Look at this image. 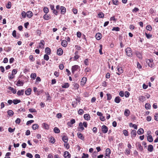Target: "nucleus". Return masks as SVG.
Wrapping results in <instances>:
<instances>
[{"mask_svg":"<svg viewBox=\"0 0 158 158\" xmlns=\"http://www.w3.org/2000/svg\"><path fill=\"white\" fill-rule=\"evenodd\" d=\"M50 142L51 143H53L55 142V140L54 138L52 137H51L50 138Z\"/></svg>","mask_w":158,"mask_h":158,"instance_id":"43","label":"nucleus"},{"mask_svg":"<svg viewBox=\"0 0 158 158\" xmlns=\"http://www.w3.org/2000/svg\"><path fill=\"white\" fill-rule=\"evenodd\" d=\"M139 10V9L137 8V7H135L134 9H133L132 10V11L133 12H137Z\"/></svg>","mask_w":158,"mask_h":158,"instance_id":"60","label":"nucleus"},{"mask_svg":"<svg viewBox=\"0 0 158 158\" xmlns=\"http://www.w3.org/2000/svg\"><path fill=\"white\" fill-rule=\"evenodd\" d=\"M17 71L16 69H14L12 71V76H13L14 75L16 74L17 73Z\"/></svg>","mask_w":158,"mask_h":158,"instance_id":"51","label":"nucleus"},{"mask_svg":"<svg viewBox=\"0 0 158 158\" xmlns=\"http://www.w3.org/2000/svg\"><path fill=\"white\" fill-rule=\"evenodd\" d=\"M36 77V74L35 73H32L31 74V77L32 78H33V79H35Z\"/></svg>","mask_w":158,"mask_h":158,"instance_id":"34","label":"nucleus"},{"mask_svg":"<svg viewBox=\"0 0 158 158\" xmlns=\"http://www.w3.org/2000/svg\"><path fill=\"white\" fill-rule=\"evenodd\" d=\"M137 146L140 150L142 151L143 150V147L140 144L138 143Z\"/></svg>","mask_w":158,"mask_h":158,"instance_id":"63","label":"nucleus"},{"mask_svg":"<svg viewBox=\"0 0 158 158\" xmlns=\"http://www.w3.org/2000/svg\"><path fill=\"white\" fill-rule=\"evenodd\" d=\"M79 126L80 127V129H81L82 130H84V127H83V125L82 123H80L79 124Z\"/></svg>","mask_w":158,"mask_h":158,"instance_id":"42","label":"nucleus"},{"mask_svg":"<svg viewBox=\"0 0 158 158\" xmlns=\"http://www.w3.org/2000/svg\"><path fill=\"white\" fill-rule=\"evenodd\" d=\"M15 130V128L12 129L11 127H9L8 128V131L9 132L11 133L13 132Z\"/></svg>","mask_w":158,"mask_h":158,"instance_id":"54","label":"nucleus"},{"mask_svg":"<svg viewBox=\"0 0 158 158\" xmlns=\"http://www.w3.org/2000/svg\"><path fill=\"white\" fill-rule=\"evenodd\" d=\"M125 51L127 55L128 56H131L132 53L131 48L129 47H128L125 50Z\"/></svg>","mask_w":158,"mask_h":158,"instance_id":"2","label":"nucleus"},{"mask_svg":"<svg viewBox=\"0 0 158 158\" xmlns=\"http://www.w3.org/2000/svg\"><path fill=\"white\" fill-rule=\"evenodd\" d=\"M145 35L148 39H150L152 37V35L145 33Z\"/></svg>","mask_w":158,"mask_h":158,"instance_id":"52","label":"nucleus"},{"mask_svg":"<svg viewBox=\"0 0 158 158\" xmlns=\"http://www.w3.org/2000/svg\"><path fill=\"white\" fill-rule=\"evenodd\" d=\"M23 93H24V90H19L17 92V94L19 96H20L21 95H23Z\"/></svg>","mask_w":158,"mask_h":158,"instance_id":"26","label":"nucleus"},{"mask_svg":"<svg viewBox=\"0 0 158 158\" xmlns=\"http://www.w3.org/2000/svg\"><path fill=\"white\" fill-rule=\"evenodd\" d=\"M39 127V125L37 124H34L32 126V128L33 130H36L38 129Z\"/></svg>","mask_w":158,"mask_h":158,"instance_id":"27","label":"nucleus"},{"mask_svg":"<svg viewBox=\"0 0 158 158\" xmlns=\"http://www.w3.org/2000/svg\"><path fill=\"white\" fill-rule=\"evenodd\" d=\"M21 101L19 100H14L13 102L15 104H17V103L20 102Z\"/></svg>","mask_w":158,"mask_h":158,"instance_id":"38","label":"nucleus"},{"mask_svg":"<svg viewBox=\"0 0 158 158\" xmlns=\"http://www.w3.org/2000/svg\"><path fill=\"white\" fill-rule=\"evenodd\" d=\"M98 15L100 18H103L104 17V14L102 12L99 13L98 14Z\"/></svg>","mask_w":158,"mask_h":158,"instance_id":"40","label":"nucleus"},{"mask_svg":"<svg viewBox=\"0 0 158 158\" xmlns=\"http://www.w3.org/2000/svg\"><path fill=\"white\" fill-rule=\"evenodd\" d=\"M146 62L149 66L151 68L153 67V63L152 59H147L146 60Z\"/></svg>","mask_w":158,"mask_h":158,"instance_id":"3","label":"nucleus"},{"mask_svg":"<svg viewBox=\"0 0 158 158\" xmlns=\"http://www.w3.org/2000/svg\"><path fill=\"white\" fill-rule=\"evenodd\" d=\"M61 10V14H64L66 12V9L63 6H61L60 8Z\"/></svg>","mask_w":158,"mask_h":158,"instance_id":"6","label":"nucleus"},{"mask_svg":"<svg viewBox=\"0 0 158 158\" xmlns=\"http://www.w3.org/2000/svg\"><path fill=\"white\" fill-rule=\"evenodd\" d=\"M21 122V119L19 118H17V119L15 121V122L16 123L19 124Z\"/></svg>","mask_w":158,"mask_h":158,"instance_id":"56","label":"nucleus"},{"mask_svg":"<svg viewBox=\"0 0 158 158\" xmlns=\"http://www.w3.org/2000/svg\"><path fill=\"white\" fill-rule=\"evenodd\" d=\"M145 99V97L143 96H141L139 98V100L142 102H143L144 101Z\"/></svg>","mask_w":158,"mask_h":158,"instance_id":"29","label":"nucleus"},{"mask_svg":"<svg viewBox=\"0 0 158 158\" xmlns=\"http://www.w3.org/2000/svg\"><path fill=\"white\" fill-rule=\"evenodd\" d=\"M6 7L7 8L9 9L11 8V3L10 2H8V4L6 5Z\"/></svg>","mask_w":158,"mask_h":158,"instance_id":"41","label":"nucleus"},{"mask_svg":"<svg viewBox=\"0 0 158 158\" xmlns=\"http://www.w3.org/2000/svg\"><path fill=\"white\" fill-rule=\"evenodd\" d=\"M84 117L86 120H89L90 119V116L89 114H86L84 115Z\"/></svg>","mask_w":158,"mask_h":158,"instance_id":"22","label":"nucleus"},{"mask_svg":"<svg viewBox=\"0 0 158 158\" xmlns=\"http://www.w3.org/2000/svg\"><path fill=\"white\" fill-rule=\"evenodd\" d=\"M102 131L103 133H106L108 131V128L106 125H103L102 127Z\"/></svg>","mask_w":158,"mask_h":158,"instance_id":"4","label":"nucleus"},{"mask_svg":"<svg viewBox=\"0 0 158 158\" xmlns=\"http://www.w3.org/2000/svg\"><path fill=\"white\" fill-rule=\"evenodd\" d=\"M61 45L64 47H66L67 45V41L65 40H63L61 42Z\"/></svg>","mask_w":158,"mask_h":158,"instance_id":"16","label":"nucleus"},{"mask_svg":"<svg viewBox=\"0 0 158 158\" xmlns=\"http://www.w3.org/2000/svg\"><path fill=\"white\" fill-rule=\"evenodd\" d=\"M131 137H135L136 135V131L135 130H132L131 132Z\"/></svg>","mask_w":158,"mask_h":158,"instance_id":"20","label":"nucleus"},{"mask_svg":"<svg viewBox=\"0 0 158 158\" xmlns=\"http://www.w3.org/2000/svg\"><path fill=\"white\" fill-rule=\"evenodd\" d=\"M123 133L125 136L128 135V131L126 130H124L123 131Z\"/></svg>","mask_w":158,"mask_h":158,"instance_id":"48","label":"nucleus"},{"mask_svg":"<svg viewBox=\"0 0 158 158\" xmlns=\"http://www.w3.org/2000/svg\"><path fill=\"white\" fill-rule=\"evenodd\" d=\"M42 125L44 129L47 130H48L49 129V126L47 124L44 123L42 124Z\"/></svg>","mask_w":158,"mask_h":158,"instance_id":"18","label":"nucleus"},{"mask_svg":"<svg viewBox=\"0 0 158 158\" xmlns=\"http://www.w3.org/2000/svg\"><path fill=\"white\" fill-rule=\"evenodd\" d=\"M78 113L80 114H82L84 113V111L83 109H80L78 111Z\"/></svg>","mask_w":158,"mask_h":158,"instance_id":"49","label":"nucleus"},{"mask_svg":"<svg viewBox=\"0 0 158 158\" xmlns=\"http://www.w3.org/2000/svg\"><path fill=\"white\" fill-rule=\"evenodd\" d=\"M21 15L23 17L25 18L26 17V14L25 11H23L22 12Z\"/></svg>","mask_w":158,"mask_h":158,"instance_id":"50","label":"nucleus"},{"mask_svg":"<svg viewBox=\"0 0 158 158\" xmlns=\"http://www.w3.org/2000/svg\"><path fill=\"white\" fill-rule=\"evenodd\" d=\"M29 111L31 113L36 112V110L33 108H30L29 109Z\"/></svg>","mask_w":158,"mask_h":158,"instance_id":"45","label":"nucleus"},{"mask_svg":"<svg viewBox=\"0 0 158 158\" xmlns=\"http://www.w3.org/2000/svg\"><path fill=\"white\" fill-rule=\"evenodd\" d=\"M100 49L99 50V52L100 54L102 55V45L101 44L100 45Z\"/></svg>","mask_w":158,"mask_h":158,"instance_id":"55","label":"nucleus"},{"mask_svg":"<svg viewBox=\"0 0 158 158\" xmlns=\"http://www.w3.org/2000/svg\"><path fill=\"white\" fill-rule=\"evenodd\" d=\"M107 96V100H110L112 98V96L111 94H106Z\"/></svg>","mask_w":158,"mask_h":158,"instance_id":"37","label":"nucleus"},{"mask_svg":"<svg viewBox=\"0 0 158 158\" xmlns=\"http://www.w3.org/2000/svg\"><path fill=\"white\" fill-rule=\"evenodd\" d=\"M8 89L11 90L12 91V93L14 94H15L16 92V89L11 87H9Z\"/></svg>","mask_w":158,"mask_h":158,"instance_id":"24","label":"nucleus"},{"mask_svg":"<svg viewBox=\"0 0 158 158\" xmlns=\"http://www.w3.org/2000/svg\"><path fill=\"white\" fill-rule=\"evenodd\" d=\"M69 86V84L68 83H65L64 85L62 86V87L63 88H68Z\"/></svg>","mask_w":158,"mask_h":158,"instance_id":"36","label":"nucleus"},{"mask_svg":"<svg viewBox=\"0 0 158 158\" xmlns=\"http://www.w3.org/2000/svg\"><path fill=\"white\" fill-rule=\"evenodd\" d=\"M80 70V67L78 65H75L72 66V72L74 73L76 71H79Z\"/></svg>","mask_w":158,"mask_h":158,"instance_id":"1","label":"nucleus"},{"mask_svg":"<svg viewBox=\"0 0 158 158\" xmlns=\"http://www.w3.org/2000/svg\"><path fill=\"white\" fill-rule=\"evenodd\" d=\"M79 85L77 83L74 84V89H77L79 88Z\"/></svg>","mask_w":158,"mask_h":158,"instance_id":"57","label":"nucleus"},{"mask_svg":"<svg viewBox=\"0 0 158 158\" xmlns=\"http://www.w3.org/2000/svg\"><path fill=\"white\" fill-rule=\"evenodd\" d=\"M44 12L46 14L48 13L49 12L48 8L47 7H45L43 9Z\"/></svg>","mask_w":158,"mask_h":158,"instance_id":"35","label":"nucleus"},{"mask_svg":"<svg viewBox=\"0 0 158 158\" xmlns=\"http://www.w3.org/2000/svg\"><path fill=\"white\" fill-rule=\"evenodd\" d=\"M26 156L30 158H32L33 157L32 155L29 153H27L26 154Z\"/></svg>","mask_w":158,"mask_h":158,"instance_id":"59","label":"nucleus"},{"mask_svg":"<svg viewBox=\"0 0 158 158\" xmlns=\"http://www.w3.org/2000/svg\"><path fill=\"white\" fill-rule=\"evenodd\" d=\"M64 156L65 158H70L71 156V155L67 151L65 152H64Z\"/></svg>","mask_w":158,"mask_h":158,"instance_id":"5","label":"nucleus"},{"mask_svg":"<svg viewBox=\"0 0 158 158\" xmlns=\"http://www.w3.org/2000/svg\"><path fill=\"white\" fill-rule=\"evenodd\" d=\"M87 80V79L85 77H83L82 79L81 82L85 83Z\"/></svg>","mask_w":158,"mask_h":158,"instance_id":"61","label":"nucleus"},{"mask_svg":"<svg viewBox=\"0 0 158 158\" xmlns=\"http://www.w3.org/2000/svg\"><path fill=\"white\" fill-rule=\"evenodd\" d=\"M31 89L30 88H29L25 91V94L27 95H30L31 94Z\"/></svg>","mask_w":158,"mask_h":158,"instance_id":"12","label":"nucleus"},{"mask_svg":"<svg viewBox=\"0 0 158 158\" xmlns=\"http://www.w3.org/2000/svg\"><path fill=\"white\" fill-rule=\"evenodd\" d=\"M7 113L8 115L10 116H12L14 114L13 112L10 110H9L7 112Z\"/></svg>","mask_w":158,"mask_h":158,"instance_id":"33","label":"nucleus"},{"mask_svg":"<svg viewBox=\"0 0 158 158\" xmlns=\"http://www.w3.org/2000/svg\"><path fill=\"white\" fill-rule=\"evenodd\" d=\"M45 52L48 54L49 55L51 53V50L50 48L48 47H47L45 48Z\"/></svg>","mask_w":158,"mask_h":158,"instance_id":"23","label":"nucleus"},{"mask_svg":"<svg viewBox=\"0 0 158 158\" xmlns=\"http://www.w3.org/2000/svg\"><path fill=\"white\" fill-rule=\"evenodd\" d=\"M62 139L63 141L64 142V143H66L68 141V138L66 136H64L62 137Z\"/></svg>","mask_w":158,"mask_h":158,"instance_id":"31","label":"nucleus"},{"mask_svg":"<svg viewBox=\"0 0 158 158\" xmlns=\"http://www.w3.org/2000/svg\"><path fill=\"white\" fill-rule=\"evenodd\" d=\"M43 18L46 20H48L51 19V17L49 15H47V14H46L44 15Z\"/></svg>","mask_w":158,"mask_h":158,"instance_id":"14","label":"nucleus"},{"mask_svg":"<svg viewBox=\"0 0 158 158\" xmlns=\"http://www.w3.org/2000/svg\"><path fill=\"white\" fill-rule=\"evenodd\" d=\"M34 122V121L33 120H29V121H27V123H26V124H27V125H28L30 124H31V123H33Z\"/></svg>","mask_w":158,"mask_h":158,"instance_id":"53","label":"nucleus"},{"mask_svg":"<svg viewBox=\"0 0 158 158\" xmlns=\"http://www.w3.org/2000/svg\"><path fill=\"white\" fill-rule=\"evenodd\" d=\"M153 147L152 145H149L148 146V150L150 152H152L153 151Z\"/></svg>","mask_w":158,"mask_h":158,"instance_id":"19","label":"nucleus"},{"mask_svg":"<svg viewBox=\"0 0 158 158\" xmlns=\"http://www.w3.org/2000/svg\"><path fill=\"white\" fill-rule=\"evenodd\" d=\"M83 156L81 158H87L89 157V155L88 154H85L83 153Z\"/></svg>","mask_w":158,"mask_h":158,"instance_id":"62","label":"nucleus"},{"mask_svg":"<svg viewBox=\"0 0 158 158\" xmlns=\"http://www.w3.org/2000/svg\"><path fill=\"white\" fill-rule=\"evenodd\" d=\"M120 30V28L118 27H113L112 29V31H119Z\"/></svg>","mask_w":158,"mask_h":158,"instance_id":"46","label":"nucleus"},{"mask_svg":"<svg viewBox=\"0 0 158 158\" xmlns=\"http://www.w3.org/2000/svg\"><path fill=\"white\" fill-rule=\"evenodd\" d=\"M25 111V109L23 108H20L17 110V112L19 113L21 112H24Z\"/></svg>","mask_w":158,"mask_h":158,"instance_id":"58","label":"nucleus"},{"mask_svg":"<svg viewBox=\"0 0 158 158\" xmlns=\"http://www.w3.org/2000/svg\"><path fill=\"white\" fill-rule=\"evenodd\" d=\"M102 35L100 33H97L95 35V37L96 39L98 40H100L101 38V36Z\"/></svg>","mask_w":158,"mask_h":158,"instance_id":"17","label":"nucleus"},{"mask_svg":"<svg viewBox=\"0 0 158 158\" xmlns=\"http://www.w3.org/2000/svg\"><path fill=\"white\" fill-rule=\"evenodd\" d=\"M151 107V106L150 104L149 103H146L145 105V108L146 109H150Z\"/></svg>","mask_w":158,"mask_h":158,"instance_id":"39","label":"nucleus"},{"mask_svg":"<svg viewBox=\"0 0 158 158\" xmlns=\"http://www.w3.org/2000/svg\"><path fill=\"white\" fill-rule=\"evenodd\" d=\"M64 146L67 149H68L69 148V143L66 142L64 144Z\"/></svg>","mask_w":158,"mask_h":158,"instance_id":"47","label":"nucleus"},{"mask_svg":"<svg viewBox=\"0 0 158 158\" xmlns=\"http://www.w3.org/2000/svg\"><path fill=\"white\" fill-rule=\"evenodd\" d=\"M147 139L148 141L150 142H152L153 141V139L151 135H148Z\"/></svg>","mask_w":158,"mask_h":158,"instance_id":"15","label":"nucleus"},{"mask_svg":"<svg viewBox=\"0 0 158 158\" xmlns=\"http://www.w3.org/2000/svg\"><path fill=\"white\" fill-rule=\"evenodd\" d=\"M121 100L120 97L119 96L116 97L114 99V102L117 103H119Z\"/></svg>","mask_w":158,"mask_h":158,"instance_id":"11","label":"nucleus"},{"mask_svg":"<svg viewBox=\"0 0 158 158\" xmlns=\"http://www.w3.org/2000/svg\"><path fill=\"white\" fill-rule=\"evenodd\" d=\"M42 41L44 42L43 40H41L39 44V47H37V48H44V44L42 42Z\"/></svg>","mask_w":158,"mask_h":158,"instance_id":"13","label":"nucleus"},{"mask_svg":"<svg viewBox=\"0 0 158 158\" xmlns=\"http://www.w3.org/2000/svg\"><path fill=\"white\" fill-rule=\"evenodd\" d=\"M130 110L128 109H126L124 111V115L126 116L127 117L130 114Z\"/></svg>","mask_w":158,"mask_h":158,"instance_id":"21","label":"nucleus"},{"mask_svg":"<svg viewBox=\"0 0 158 158\" xmlns=\"http://www.w3.org/2000/svg\"><path fill=\"white\" fill-rule=\"evenodd\" d=\"M143 132L144 130L142 128L139 129L137 131V133L139 135H140L141 134H143Z\"/></svg>","mask_w":158,"mask_h":158,"instance_id":"28","label":"nucleus"},{"mask_svg":"<svg viewBox=\"0 0 158 158\" xmlns=\"http://www.w3.org/2000/svg\"><path fill=\"white\" fill-rule=\"evenodd\" d=\"M110 149L109 148H107L106 150L105 156L109 157L110 155Z\"/></svg>","mask_w":158,"mask_h":158,"instance_id":"8","label":"nucleus"},{"mask_svg":"<svg viewBox=\"0 0 158 158\" xmlns=\"http://www.w3.org/2000/svg\"><path fill=\"white\" fill-rule=\"evenodd\" d=\"M16 85L18 86H23V83L22 81H20V80H19L17 82Z\"/></svg>","mask_w":158,"mask_h":158,"instance_id":"30","label":"nucleus"},{"mask_svg":"<svg viewBox=\"0 0 158 158\" xmlns=\"http://www.w3.org/2000/svg\"><path fill=\"white\" fill-rule=\"evenodd\" d=\"M130 95L128 91H126L125 93V96L126 98L128 97Z\"/></svg>","mask_w":158,"mask_h":158,"instance_id":"64","label":"nucleus"},{"mask_svg":"<svg viewBox=\"0 0 158 158\" xmlns=\"http://www.w3.org/2000/svg\"><path fill=\"white\" fill-rule=\"evenodd\" d=\"M57 55H62L63 53V50L61 48L58 49L57 51Z\"/></svg>","mask_w":158,"mask_h":158,"instance_id":"10","label":"nucleus"},{"mask_svg":"<svg viewBox=\"0 0 158 158\" xmlns=\"http://www.w3.org/2000/svg\"><path fill=\"white\" fill-rule=\"evenodd\" d=\"M44 59L46 60H48L49 59V57L48 54H45L44 56Z\"/></svg>","mask_w":158,"mask_h":158,"instance_id":"44","label":"nucleus"},{"mask_svg":"<svg viewBox=\"0 0 158 158\" xmlns=\"http://www.w3.org/2000/svg\"><path fill=\"white\" fill-rule=\"evenodd\" d=\"M78 52L77 51L75 52L74 54L75 55L74 56V58L75 60H76L79 58V56L78 55Z\"/></svg>","mask_w":158,"mask_h":158,"instance_id":"25","label":"nucleus"},{"mask_svg":"<svg viewBox=\"0 0 158 158\" xmlns=\"http://www.w3.org/2000/svg\"><path fill=\"white\" fill-rule=\"evenodd\" d=\"M27 16L30 18L31 17H32V16H33V14L32 12L30 11H28L26 13Z\"/></svg>","mask_w":158,"mask_h":158,"instance_id":"7","label":"nucleus"},{"mask_svg":"<svg viewBox=\"0 0 158 158\" xmlns=\"http://www.w3.org/2000/svg\"><path fill=\"white\" fill-rule=\"evenodd\" d=\"M53 130L54 132L56 133H58L60 132V131L59 129L57 127H55L54 128Z\"/></svg>","mask_w":158,"mask_h":158,"instance_id":"32","label":"nucleus"},{"mask_svg":"<svg viewBox=\"0 0 158 158\" xmlns=\"http://www.w3.org/2000/svg\"><path fill=\"white\" fill-rule=\"evenodd\" d=\"M77 135L79 138L80 139L82 140H84V137L80 133H77Z\"/></svg>","mask_w":158,"mask_h":158,"instance_id":"9","label":"nucleus"}]
</instances>
